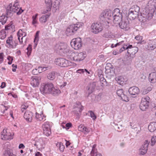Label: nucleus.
I'll use <instances>...</instances> for the list:
<instances>
[{"mask_svg":"<svg viewBox=\"0 0 156 156\" xmlns=\"http://www.w3.org/2000/svg\"><path fill=\"white\" fill-rule=\"evenodd\" d=\"M55 49L62 55L69 56L73 53L72 51L69 50L67 44L64 43L60 42L56 44Z\"/></svg>","mask_w":156,"mask_h":156,"instance_id":"f257e3e1","label":"nucleus"},{"mask_svg":"<svg viewBox=\"0 0 156 156\" xmlns=\"http://www.w3.org/2000/svg\"><path fill=\"white\" fill-rule=\"evenodd\" d=\"M82 26L81 23H77L75 24L70 25L66 29V34L68 36L73 34Z\"/></svg>","mask_w":156,"mask_h":156,"instance_id":"f03ea898","label":"nucleus"},{"mask_svg":"<svg viewBox=\"0 0 156 156\" xmlns=\"http://www.w3.org/2000/svg\"><path fill=\"white\" fill-rule=\"evenodd\" d=\"M113 12L110 9H107L102 12L99 18L101 21H104L107 19L112 20L113 18Z\"/></svg>","mask_w":156,"mask_h":156,"instance_id":"7ed1b4c3","label":"nucleus"},{"mask_svg":"<svg viewBox=\"0 0 156 156\" xmlns=\"http://www.w3.org/2000/svg\"><path fill=\"white\" fill-rule=\"evenodd\" d=\"M54 85L51 83H47L41 85L40 88L41 93L43 94H50Z\"/></svg>","mask_w":156,"mask_h":156,"instance_id":"20e7f679","label":"nucleus"},{"mask_svg":"<svg viewBox=\"0 0 156 156\" xmlns=\"http://www.w3.org/2000/svg\"><path fill=\"white\" fill-rule=\"evenodd\" d=\"M113 18L112 20L115 23H118L122 21V13L118 8L115 9L113 12Z\"/></svg>","mask_w":156,"mask_h":156,"instance_id":"39448f33","label":"nucleus"},{"mask_svg":"<svg viewBox=\"0 0 156 156\" xmlns=\"http://www.w3.org/2000/svg\"><path fill=\"white\" fill-rule=\"evenodd\" d=\"M150 98L148 96L142 98L140 105V108L142 111H145L149 107Z\"/></svg>","mask_w":156,"mask_h":156,"instance_id":"423d86ee","label":"nucleus"},{"mask_svg":"<svg viewBox=\"0 0 156 156\" xmlns=\"http://www.w3.org/2000/svg\"><path fill=\"white\" fill-rule=\"evenodd\" d=\"M70 44L72 47L74 48L75 49H78L82 46L81 38L78 37L73 39L70 42Z\"/></svg>","mask_w":156,"mask_h":156,"instance_id":"0eeeda50","label":"nucleus"},{"mask_svg":"<svg viewBox=\"0 0 156 156\" xmlns=\"http://www.w3.org/2000/svg\"><path fill=\"white\" fill-rule=\"evenodd\" d=\"M91 28L92 32L95 34H98L101 32L103 29V27L101 23L97 22L93 23Z\"/></svg>","mask_w":156,"mask_h":156,"instance_id":"6e6552de","label":"nucleus"},{"mask_svg":"<svg viewBox=\"0 0 156 156\" xmlns=\"http://www.w3.org/2000/svg\"><path fill=\"white\" fill-rule=\"evenodd\" d=\"M55 64L62 67H66L71 65V62L63 58H57L55 61Z\"/></svg>","mask_w":156,"mask_h":156,"instance_id":"1a4fd4ad","label":"nucleus"},{"mask_svg":"<svg viewBox=\"0 0 156 156\" xmlns=\"http://www.w3.org/2000/svg\"><path fill=\"white\" fill-rule=\"evenodd\" d=\"M73 55L75 54L74 56L73 57V59L74 61L77 62H80L83 60L87 56L86 52H81L79 53L74 54L73 53H72Z\"/></svg>","mask_w":156,"mask_h":156,"instance_id":"9d476101","label":"nucleus"},{"mask_svg":"<svg viewBox=\"0 0 156 156\" xmlns=\"http://www.w3.org/2000/svg\"><path fill=\"white\" fill-rule=\"evenodd\" d=\"M44 134L47 136H49L51 133V126L48 122H45L42 126Z\"/></svg>","mask_w":156,"mask_h":156,"instance_id":"9b49d317","label":"nucleus"},{"mask_svg":"<svg viewBox=\"0 0 156 156\" xmlns=\"http://www.w3.org/2000/svg\"><path fill=\"white\" fill-rule=\"evenodd\" d=\"M128 92L133 98H135L139 94L140 90L138 87L133 86L129 88Z\"/></svg>","mask_w":156,"mask_h":156,"instance_id":"f8f14e48","label":"nucleus"},{"mask_svg":"<svg viewBox=\"0 0 156 156\" xmlns=\"http://www.w3.org/2000/svg\"><path fill=\"white\" fill-rule=\"evenodd\" d=\"M12 11L14 12H16L17 15H20L23 11V10L20 7L18 2L16 1L12 6Z\"/></svg>","mask_w":156,"mask_h":156,"instance_id":"ddd939ff","label":"nucleus"},{"mask_svg":"<svg viewBox=\"0 0 156 156\" xmlns=\"http://www.w3.org/2000/svg\"><path fill=\"white\" fill-rule=\"evenodd\" d=\"M119 23V25L120 28L125 30H128L129 29V22L128 19L124 21H122Z\"/></svg>","mask_w":156,"mask_h":156,"instance_id":"4468645a","label":"nucleus"},{"mask_svg":"<svg viewBox=\"0 0 156 156\" xmlns=\"http://www.w3.org/2000/svg\"><path fill=\"white\" fill-rule=\"evenodd\" d=\"M1 138L3 140H8L12 139L13 137L10 132H7L6 130L4 129L1 133Z\"/></svg>","mask_w":156,"mask_h":156,"instance_id":"2eb2a0df","label":"nucleus"},{"mask_svg":"<svg viewBox=\"0 0 156 156\" xmlns=\"http://www.w3.org/2000/svg\"><path fill=\"white\" fill-rule=\"evenodd\" d=\"M116 93L117 95L120 97L123 101L126 102H127L129 101L128 97L125 94L122 89H119L117 90Z\"/></svg>","mask_w":156,"mask_h":156,"instance_id":"dca6fc26","label":"nucleus"},{"mask_svg":"<svg viewBox=\"0 0 156 156\" xmlns=\"http://www.w3.org/2000/svg\"><path fill=\"white\" fill-rule=\"evenodd\" d=\"M150 143V141L146 140L144 144L141 147L140 149V154L143 155L145 154L147 152L148 150V147Z\"/></svg>","mask_w":156,"mask_h":156,"instance_id":"f3484780","label":"nucleus"},{"mask_svg":"<svg viewBox=\"0 0 156 156\" xmlns=\"http://www.w3.org/2000/svg\"><path fill=\"white\" fill-rule=\"evenodd\" d=\"M31 85L34 87H36L39 84L41 77L37 76H33L31 77Z\"/></svg>","mask_w":156,"mask_h":156,"instance_id":"a211bd4d","label":"nucleus"},{"mask_svg":"<svg viewBox=\"0 0 156 156\" xmlns=\"http://www.w3.org/2000/svg\"><path fill=\"white\" fill-rule=\"evenodd\" d=\"M149 80L152 83L156 82V66L153 68L152 72L149 74Z\"/></svg>","mask_w":156,"mask_h":156,"instance_id":"6ab92c4d","label":"nucleus"},{"mask_svg":"<svg viewBox=\"0 0 156 156\" xmlns=\"http://www.w3.org/2000/svg\"><path fill=\"white\" fill-rule=\"evenodd\" d=\"M129 49H131V54L130 56V61H132V59L135 57V54L137 52L138 48L136 47H133V46H129Z\"/></svg>","mask_w":156,"mask_h":156,"instance_id":"aec40b11","label":"nucleus"},{"mask_svg":"<svg viewBox=\"0 0 156 156\" xmlns=\"http://www.w3.org/2000/svg\"><path fill=\"white\" fill-rule=\"evenodd\" d=\"M33 116V113L29 111H27L25 112L24 117L27 121L29 122H31L32 117Z\"/></svg>","mask_w":156,"mask_h":156,"instance_id":"412c9836","label":"nucleus"},{"mask_svg":"<svg viewBox=\"0 0 156 156\" xmlns=\"http://www.w3.org/2000/svg\"><path fill=\"white\" fill-rule=\"evenodd\" d=\"M78 129L79 131L83 132L85 134L88 133L90 131L89 128L85 127L83 125H80L79 126Z\"/></svg>","mask_w":156,"mask_h":156,"instance_id":"4be33fe9","label":"nucleus"},{"mask_svg":"<svg viewBox=\"0 0 156 156\" xmlns=\"http://www.w3.org/2000/svg\"><path fill=\"white\" fill-rule=\"evenodd\" d=\"M153 15L152 13H148L145 16H142L141 17V19L140 20L143 23L145 22L147 20H149L151 19Z\"/></svg>","mask_w":156,"mask_h":156,"instance_id":"5701e85b","label":"nucleus"},{"mask_svg":"<svg viewBox=\"0 0 156 156\" xmlns=\"http://www.w3.org/2000/svg\"><path fill=\"white\" fill-rule=\"evenodd\" d=\"M44 144V143L42 139L40 138L36 141L34 145L37 148H40L43 146Z\"/></svg>","mask_w":156,"mask_h":156,"instance_id":"b1692460","label":"nucleus"},{"mask_svg":"<svg viewBox=\"0 0 156 156\" xmlns=\"http://www.w3.org/2000/svg\"><path fill=\"white\" fill-rule=\"evenodd\" d=\"M156 48V43L154 41H151L147 44V48L151 50H153Z\"/></svg>","mask_w":156,"mask_h":156,"instance_id":"393cba45","label":"nucleus"},{"mask_svg":"<svg viewBox=\"0 0 156 156\" xmlns=\"http://www.w3.org/2000/svg\"><path fill=\"white\" fill-rule=\"evenodd\" d=\"M138 15L136 14V13H133V12L129 11L128 14V17L130 20H133L138 17Z\"/></svg>","mask_w":156,"mask_h":156,"instance_id":"a878e982","label":"nucleus"},{"mask_svg":"<svg viewBox=\"0 0 156 156\" xmlns=\"http://www.w3.org/2000/svg\"><path fill=\"white\" fill-rule=\"evenodd\" d=\"M148 129L151 132H153L156 129V122H151L148 126Z\"/></svg>","mask_w":156,"mask_h":156,"instance_id":"bb28decb","label":"nucleus"},{"mask_svg":"<svg viewBox=\"0 0 156 156\" xmlns=\"http://www.w3.org/2000/svg\"><path fill=\"white\" fill-rule=\"evenodd\" d=\"M140 7L137 5H134L132 7L129 9V11H130L133 13H136V14L138 15L140 11Z\"/></svg>","mask_w":156,"mask_h":156,"instance_id":"cd10ccee","label":"nucleus"},{"mask_svg":"<svg viewBox=\"0 0 156 156\" xmlns=\"http://www.w3.org/2000/svg\"><path fill=\"white\" fill-rule=\"evenodd\" d=\"M50 16V14H48L43 15L40 18L39 20L40 22L42 23H45L47 21V19H48Z\"/></svg>","mask_w":156,"mask_h":156,"instance_id":"c85d7f7f","label":"nucleus"},{"mask_svg":"<svg viewBox=\"0 0 156 156\" xmlns=\"http://www.w3.org/2000/svg\"><path fill=\"white\" fill-rule=\"evenodd\" d=\"M60 93V90L57 88H55L53 86V88L51 89V91L50 94H51L53 96H57Z\"/></svg>","mask_w":156,"mask_h":156,"instance_id":"c756f323","label":"nucleus"},{"mask_svg":"<svg viewBox=\"0 0 156 156\" xmlns=\"http://www.w3.org/2000/svg\"><path fill=\"white\" fill-rule=\"evenodd\" d=\"M115 80L119 84L122 85H123V84L125 83L126 82L123 77L122 76H119L116 77Z\"/></svg>","mask_w":156,"mask_h":156,"instance_id":"7c9ffc66","label":"nucleus"},{"mask_svg":"<svg viewBox=\"0 0 156 156\" xmlns=\"http://www.w3.org/2000/svg\"><path fill=\"white\" fill-rule=\"evenodd\" d=\"M56 73L54 71L49 73L47 75L48 78L51 80H53L55 77Z\"/></svg>","mask_w":156,"mask_h":156,"instance_id":"2f4dec72","label":"nucleus"},{"mask_svg":"<svg viewBox=\"0 0 156 156\" xmlns=\"http://www.w3.org/2000/svg\"><path fill=\"white\" fill-rule=\"evenodd\" d=\"M40 33L39 31H37L35 35V38L34 40V47H35L37 45L38 42L39 40V34Z\"/></svg>","mask_w":156,"mask_h":156,"instance_id":"473e14b6","label":"nucleus"},{"mask_svg":"<svg viewBox=\"0 0 156 156\" xmlns=\"http://www.w3.org/2000/svg\"><path fill=\"white\" fill-rule=\"evenodd\" d=\"M12 35H11L10 37H8V39L6 40V43L8 44L10 47L13 48L14 47L13 45V43L12 41Z\"/></svg>","mask_w":156,"mask_h":156,"instance_id":"72a5a7b5","label":"nucleus"},{"mask_svg":"<svg viewBox=\"0 0 156 156\" xmlns=\"http://www.w3.org/2000/svg\"><path fill=\"white\" fill-rule=\"evenodd\" d=\"M7 36L6 32L4 29L0 31V38L1 39H5Z\"/></svg>","mask_w":156,"mask_h":156,"instance_id":"f704fd0d","label":"nucleus"},{"mask_svg":"<svg viewBox=\"0 0 156 156\" xmlns=\"http://www.w3.org/2000/svg\"><path fill=\"white\" fill-rule=\"evenodd\" d=\"M129 43L124 44L123 46L120 49L119 52L120 53L122 52L123 51L126 50H127L128 48L129 45Z\"/></svg>","mask_w":156,"mask_h":156,"instance_id":"c9c22d12","label":"nucleus"},{"mask_svg":"<svg viewBox=\"0 0 156 156\" xmlns=\"http://www.w3.org/2000/svg\"><path fill=\"white\" fill-rule=\"evenodd\" d=\"M103 36L106 38H111L112 37V34L111 32L108 31L105 33L103 35Z\"/></svg>","mask_w":156,"mask_h":156,"instance_id":"e433bc0d","label":"nucleus"},{"mask_svg":"<svg viewBox=\"0 0 156 156\" xmlns=\"http://www.w3.org/2000/svg\"><path fill=\"white\" fill-rule=\"evenodd\" d=\"M100 80L102 84L101 86H105L107 85V82L106 80L103 77V76L99 77Z\"/></svg>","mask_w":156,"mask_h":156,"instance_id":"4c0bfd02","label":"nucleus"},{"mask_svg":"<svg viewBox=\"0 0 156 156\" xmlns=\"http://www.w3.org/2000/svg\"><path fill=\"white\" fill-rule=\"evenodd\" d=\"M149 4H151L152 8L156 7V0H151L149 2Z\"/></svg>","mask_w":156,"mask_h":156,"instance_id":"58836bf2","label":"nucleus"},{"mask_svg":"<svg viewBox=\"0 0 156 156\" xmlns=\"http://www.w3.org/2000/svg\"><path fill=\"white\" fill-rule=\"evenodd\" d=\"M3 156H16V155L11 153L9 151H6L4 153Z\"/></svg>","mask_w":156,"mask_h":156,"instance_id":"ea45409f","label":"nucleus"},{"mask_svg":"<svg viewBox=\"0 0 156 156\" xmlns=\"http://www.w3.org/2000/svg\"><path fill=\"white\" fill-rule=\"evenodd\" d=\"M35 118L37 121H41L43 119V118L42 117L41 115L37 113H36Z\"/></svg>","mask_w":156,"mask_h":156,"instance_id":"a19ab883","label":"nucleus"},{"mask_svg":"<svg viewBox=\"0 0 156 156\" xmlns=\"http://www.w3.org/2000/svg\"><path fill=\"white\" fill-rule=\"evenodd\" d=\"M8 9H7V13L8 14H10L12 12V4H10L9 5V7H8Z\"/></svg>","mask_w":156,"mask_h":156,"instance_id":"79ce46f5","label":"nucleus"},{"mask_svg":"<svg viewBox=\"0 0 156 156\" xmlns=\"http://www.w3.org/2000/svg\"><path fill=\"white\" fill-rule=\"evenodd\" d=\"M89 112L90 113V117L93 120H95L96 119V116L94 112L91 111H89Z\"/></svg>","mask_w":156,"mask_h":156,"instance_id":"37998d69","label":"nucleus"},{"mask_svg":"<svg viewBox=\"0 0 156 156\" xmlns=\"http://www.w3.org/2000/svg\"><path fill=\"white\" fill-rule=\"evenodd\" d=\"M97 72L99 78L103 76V71L102 69H99L97 70Z\"/></svg>","mask_w":156,"mask_h":156,"instance_id":"c03bdc74","label":"nucleus"},{"mask_svg":"<svg viewBox=\"0 0 156 156\" xmlns=\"http://www.w3.org/2000/svg\"><path fill=\"white\" fill-rule=\"evenodd\" d=\"M102 94L99 93L95 97V100L97 101H100L102 98Z\"/></svg>","mask_w":156,"mask_h":156,"instance_id":"a18cd8bd","label":"nucleus"},{"mask_svg":"<svg viewBox=\"0 0 156 156\" xmlns=\"http://www.w3.org/2000/svg\"><path fill=\"white\" fill-rule=\"evenodd\" d=\"M156 143V136L152 137L151 140V146H153Z\"/></svg>","mask_w":156,"mask_h":156,"instance_id":"49530a36","label":"nucleus"},{"mask_svg":"<svg viewBox=\"0 0 156 156\" xmlns=\"http://www.w3.org/2000/svg\"><path fill=\"white\" fill-rule=\"evenodd\" d=\"M72 126V124L71 123H67L66 125V126H62L63 128H66V129H69Z\"/></svg>","mask_w":156,"mask_h":156,"instance_id":"de8ad7c7","label":"nucleus"},{"mask_svg":"<svg viewBox=\"0 0 156 156\" xmlns=\"http://www.w3.org/2000/svg\"><path fill=\"white\" fill-rule=\"evenodd\" d=\"M97 153H98L97 149L96 148H92V150L90 152L91 156L92 155L95 154H97Z\"/></svg>","mask_w":156,"mask_h":156,"instance_id":"09e8293b","label":"nucleus"},{"mask_svg":"<svg viewBox=\"0 0 156 156\" xmlns=\"http://www.w3.org/2000/svg\"><path fill=\"white\" fill-rule=\"evenodd\" d=\"M32 73L34 75H37L39 73L37 68L33 69L32 71Z\"/></svg>","mask_w":156,"mask_h":156,"instance_id":"8fccbe9b","label":"nucleus"},{"mask_svg":"<svg viewBox=\"0 0 156 156\" xmlns=\"http://www.w3.org/2000/svg\"><path fill=\"white\" fill-rule=\"evenodd\" d=\"M135 38L138 41H141L143 39V37L141 36L137 35L135 37Z\"/></svg>","mask_w":156,"mask_h":156,"instance_id":"3c124183","label":"nucleus"},{"mask_svg":"<svg viewBox=\"0 0 156 156\" xmlns=\"http://www.w3.org/2000/svg\"><path fill=\"white\" fill-rule=\"evenodd\" d=\"M84 70L86 71V72H87L88 73H89V72H88V71L86 69H84ZM84 69H78V70L76 72L77 73H83L84 72Z\"/></svg>","mask_w":156,"mask_h":156,"instance_id":"603ef678","label":"nucleus"},{"mask_svg":"<svg viewBox=\"0 0 156 156\" xmlns=\"http://www.w3.org/2000/svg\"><path fill=\"white\" fill-rule=\"evenodd\" d=\"M148 90L147 89H144L142 91H141L142 92V94H147L149 91H150L151 90L149 89V88L148 89Z\"/></svg>","mask_w":156,"mask_h":156,"instance_id":"864d4df0","label":"nucleus"},{"mask_svg":"<svg viewBox=\"0 0 156 156\" xmlns=\"http://www.w3.org/2000/svg\"><path fill=\"white\" fill-rule=\"evenodd\" d=\"M4 54L3 53H0V63H2L3 61Z\"/></svg>","mask_w":156,"mask_h":156,"instance_id":"5fc2aeb1","label":"nucleus"},{"mask_svg":"<svg viewBox=\"0 0 156 156\" xmlns=\"http://www.w3.org/2000/svg\"><path fill=\"white\" fill-rule=\"evenodd\" d=\"M19 32H18L17 33V36H18V40H19V41L20 42V44H22V43H23V37H22L21 38V41L20 40V36L19 35V34H18V33H19ZM26 36V34H25L24 36H23L24 37H25V36Z\"/></svg>","mask_w":156,"mask_h":156,"instance_id":"6e6d98bb","label":"nucleus"},{"mask_svg":"<svg viewBox=\"0 0 156 156\" xmlns=\"http://www.w3.org/2000/svg\"><path fill=\"white\" fill-rule=\"evenodd\" d=\"M1 19H3V20L2 21V23H5L7 20V17L5 16H1Z\"/></svg>","mask_w":156,"mask_h":156,"instance_id":"4d7b16f0","label":"nucleus"},{"mask_svg":"<svg viewBox=\"0 0 156 156\" xmlns=\"http://www.w3.org/2000/svg\"><path fill=\"white\" fill-rule=\"evenodd\" d=\"M132 46V45H130V44H129V45H128V49H127V53L129 54V55L130 56V55L131 54V49H129V47H130V46Z\"/></svg>","mask_w":156,"mask_h":156,"instance_id":"13d9d810","label":"nucleus"},{"mask_svg":"<svg viewBox=\"0 0 156 156\" xmlns=\"http://www.w3.org/2000/svg\"><path fill=\"white\" fill-rule=\"evenodd\" d=\"M27 50H28L27 54L28 55V53H30V51H31L32 50V47L31 45L29 44V45L28 47L27 48Z\"/></svg>","mask_w":156,"mask_h":156,"instance_id":"bf43d9fd","label":"nucleus"},{"mask_svg":"<svg viewBox=\"0 0 156 156\" xmlns=\"http://www.w3.org/2000/svg\"><path fill=\"white\" fill-rule=\"evenodd\" d=\"M65 148L64 146L63 145L62 143L60 146L59 147V149L61 151H63L64 148Z\"/></svg>","mask_w":156,"mask_h":156,"instance_id":"052dcab7","label":"nucleus"},{"mask_svg":"<svg viewBox=\"0 0 156 156\" xmlns=\"http://www.w3.org/2000/svg\"><path fill=\"white\" fill-rule=\"evenodd\" d=\"M39 73L43 72L42 66H39L37 68Z\"/></svg>","mask_w":156,"mask_h":156,"instance_id":"680f3d73","label":"nucleus"},{"mask_svg":"<svg viewBox=\"0 0 156 156\" xmlns=\"http://www.w3.org/2000/svg\"><path fill=\"white\" fill-rule=\"evenodd\" d=\"M45 2L46 4L51 5L52 3V0H45Z\"/></svg>","mask_w":156,"mask_h":156,"instance_id":"e2e57ef3","label":"nucleus"},{"mask_svg":"<svg viewBox=\"0 0 156 156\" xmlns=\"http://www.w3.org/2000/svg\"><path fill=\"white\" fill-rule=\"evenodd\" d=\"M25 147V146L23 144H20L19 146V149H24Z\"/></svg>","mask_w":156,"mask_h":156,"instance_id":"0e129e2a","label":"nucleus"},{"mask_svg":"<svg viewBox=\"0 0 156 156\" xmlns=\"http://www.w3.org/2000/svg\"><path fill=\"white\" fill-rule=\"evenodd\" d=\"M5 86V83L3 82L2 83L1 85L0 86V87L1 88H4Z\"/></svg>","mask_w":156,"mask_h":156,"instance_id":"69168bd1","label":"nucleus"},{"mask_svg":"<svg viewBox=\"0 0 156 156\" xmlns=\"http://www.w3.org/2000/svg\"><path fill=\"white\" fill-rule=\"evenodd\" d=\"M7 58L8 59V60H9V61H12L13 60V57L10 56H8V57Z\"/></svg>","mask_w":156,"mask_h":156,"instance_id":"338daca9","label":"nucleus"},{"mask_svg":"<svg viewBox=\"0 0 156 156\" xmlns=\"http://www.w3.org/2000/svg\"><path fill=\"white\" fill-rule=\"evenodd\" d=\"M101 154L99 153H97V154H94L92 155L91 156H101Z\"/></svg>","mask_w":156,"mask_h":156,"instance_id":"774afa93","label":"nucleus"}]
</instances>
